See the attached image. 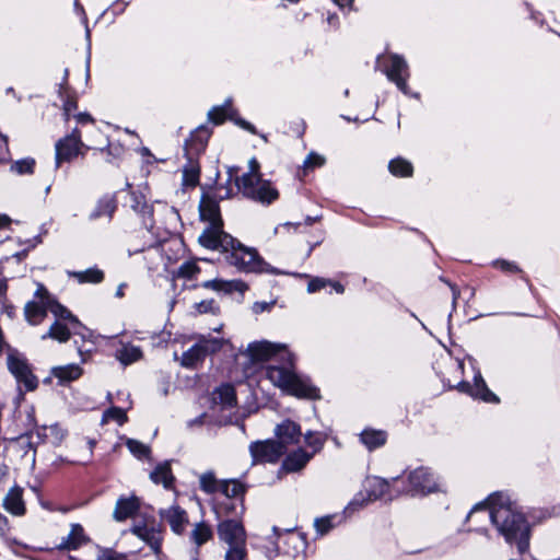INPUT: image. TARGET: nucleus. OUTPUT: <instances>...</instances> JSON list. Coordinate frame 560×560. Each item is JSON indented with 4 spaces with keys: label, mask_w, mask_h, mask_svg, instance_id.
Returning a JSON list of instances; mask_svg holds the SVG:
<instances>
[{
    "label": "nucleus",
    "mask_w": 560,
    "mask_h": 560,
    "mask_svg": "<svg viewBox=\"0 0 560 560\" xmlns=\"http://www.w3.org/2000/svg\"><path fill=\"white\" fill-rule=\"evenodd\" d=\"M284 542L288 545H292L294 550L299 551L303 550L306 546L304 537L296 532L285 530L283 534Z\"/></svg>",
    "instance_id": "a18cd8bd"
},
{
    "label": "nucleus",
    "mask_w": 560,
    "mask_h": 560,
    "mask_svg": "<svg viewBox=\"0 0 560 560\" xmlns=\"http://www.w3.org/2000/svg\"><path fill=\"white\" fill-rule=\"evenodd\" d=\"M74 117H75L78 124H81V125L94 124V119L89 113H79Z\"/></svg>",
    "instance_id": "680f3d73"
},
{
    "label": "nucleus",
    "mask_w": 560,
    "mask_h": 560,
    "mask_svg": "<svg viewBox=\"0 0 560 560\" xmlns=\"http://www.w3.org/2000/svg\"><path fill=\"white\" fill-rule=\"evenodd\" d=\"M213 402L221 405L223 409L233 408L236 405V393L232 385L223 384L213 392Z\"/></svg>",
    "instance_id": "a878e982"
},
{
    "label": "nucleus",
    "mask_w": 560,
    "mask_h": 560,
    "mask_svg": "<svg viewBox=\"0 0 560 560\" xmlns=\"http://www.w3.org/2000/svg\"><path fill=\"white\" fill-rule=\"evenodd\" d=\"M212 537V529L206 523H198L190 533V539L197 546H201Z\"/></svg>",
    "instance_id": "58836bf2"
},
{
    "label": "nucleus",
    "mask_w": 560,
    "mask_h": 560,
    "mask_svg": "<svg viewBox=\"0 0 560 560\" xmlns=\"http://www.w3.org/2000/svg\"><path fill=\"white\" fill-rule=\"evenodd\" d=\"M214 250L225 254V260L244 272H267L282 275L283 272L271 267L256 252V249L244 246L231 235L223 236Z\"/></svg>",
    "instance_id": "20e7f679"
},
{
    "label": "nucleus",
    "mask_w": 560,
    "mask_h": 560,
    "mask_svg": "<svg viewBox=\"0 0 560 560\" xmlns=\"http://www.w3.org/2000/svg\"><path fill=\"white\" fill-rule=\"evenodd\" d=\"M72 334L73 330L70 325L61 323L60 320H55L49 330L42 336V339L45 340L50 338L59 342H66Z\"/></svg>",
    "instance_id": "c756f323"
},
{
    "label": "nucleus",
    "mask_w": 560,
    "mask_h": 560,
    "mask_svg": "<svg viewBox=\"0 0 560 560\" xmlns=\"http://www.w3.org/2000/svg\"><path fill=\"white\" fill-rule=\"evenodd\" d=\"M360 441L369 451H374L386 443L387 433L383 430L365 429L360 434Z\"/></svg>",
    "instance_id": "bb28decb"
},
{
    "label": "nucleus",
    "mask_w": 560,
    "mask_h": 560,
    "mask_svg": "<svg viewBox=\"0 0 560 560\" xmlns=\"http://www.w3.org/2000/svg\"><path fill=\"white\" fill-rule=\"evenodd\" d=\"M246 556V544L229 545L225 560H244Z\"/></svg>",
    "instance_id": "09e8293b"
},
{
    "label": "nucleus",
    "mask_w": 560,
    "mask_h": 560,
    "mask_svg": "<svg viewBox=\"0 0 560 560\" xmlns=\"http://www.w3.org/2000/svg\"><path fill=\"white\" fill-rule=\"evenodd\" d=\"M363 488L368 498L363 499L360 505H363L365 501H375L383 498L393 499L390 494V481L387 479L376 476L368 477L364 480Z\"/></svg>",
    "instance_id": "dca6fc26"
},
{
    "label": "nucleus",
    "mask_w": 560,
    "mask_h": 560,
    "mask_svg": "<svg viewBox=\"0 0 560 560\" xmlns=\"http://www.w3.org/2000/svg\"><path fill=\"white\" fill-rule=\"evenodd\" d=\"M457 388L459 392L466 393L471 397L479 398L486 402H499L498 396L488 388L479 371L474 376V384L460 382Z\"/></svg>",
    "instance_id": "2eb2a0df"
},
{
    "label": "nucleus",
    "mask_w": 560,
    "mask_h": 560,
    "mask_svg": "<svg viewBox=\"0 0 560 560\" xmlns=\"http://www.w3.org/2000/svg\"><path fill=\"white\" fill-rule=\"evenodd\" d=\"M200 271V268L198 267L197 262L194 260H188L183 262L176 275L178 278L191 280L194 279Z\"/></svg>",
    "instance_id": "79ce46f5"
},
{
    "label": "nucleus",
    "mask_w": 560,
    "mask_h": 560,
    "mask_svg": "<svg viewBox=\"0 0 560 560\" xmlns=\"http://www.w3.org/2000/svg\"><path fill=\"white\" fill-rule=\"evenodd\" d=\"M218 306L214 302V300H206L201 301L200 303L196 304V310L200 314L206 313H214L217 311Z\"/></svg>",
    "instance_id": "4d7b16f0"
},
{
    "label": "nucleus",
    "mask_w": 560,
    "mask_h": 560,
    "mask_svg": "<svg viewBox=\"0 0 560 560\" xmlns=\"http://www.w3.org/2000/svg\"><path fill=\"white\" fill-rule=\"evenodd\" d=\"M312 457L313 454H310L303 448H298L285 457L282 463V468L288 472L299 471L306 466Z\"/></svg>",
    "instance_id": "5701e85b"
},
{
    "label": "nucleus",
    "mask_w": 560,
    "mask_h": 560,
    "mask_svg": "<svg viewBox=\"0 0 560 560\" xmlns=\"http://www.w3.org/2000/svg\"><path fill=\"white\" fill-rule=\"evenodd\" d=\"M233 196L231 186L219 187L214 194L203 192L199 203L200 218L209 222V225L199 236V243L208 248L215 249L218 244L228 236L223 228V221L220 213L219 200L228 199Z\"/></svg>",
    "instance_id": "7ed1b4c3"
},
{
    "label": "nucleus",
    "mask_w": 560,
    "mask_h": 560,
    "mask_svg": "<svg viewBox=\"0 0 560 560\" xmlns=\"http://www.w3.org/2000/svg\"><path fill=\"white\" fill-rule=\"evenodd\" d=\"M334 520H335V516H330V515L324 516L320 518H316L314 522V526H315L317 534L323 536V535H326L327 533H329L335 527Z\"/></svg>",
    "instance_id": "de8ad7c7"
},
{
    "label": "nucleus",
    "mask_w": 560,
    "mask_h": 560,
    "mask_svg": "<svg viewBox=\"0 0 560 560\" xmlns=\"http://www.w3.org/2000/svg\"><path fill=\"white\" fill-rule=\"evenodd\" d=\"M77 107H78V103H77L75 98L67 96L63 100L62 108H63V115H65L66 120H69L70 115L72 114V112H74L77 109Z\"/></svg>",
    "instance_id": "13d9d810"
},
{
    "label": "nucleus",
    "mask_w": 560,
    "mask_h": 560,
    "mask_svg": "<svg viewBox=\"0 0 560 560\" xmlns=\"http://www.w3.org/2000/svg\"><path fill=\"white\" fill-rule=\"evenodd\" d=\"M150 479L159 485L162 483L164 488L168 489L172 486L174 477L172 475L171 466L167 462L159 464L150 474Z\"/></svg>",
    "instance_id": "7c9ffc66"
},
{
    "label": "nucleus",
    "mask_w": 560,
    "mask_h": 560,
    "mask_svg": "<svg viewBox=\"0 0 560 560\" xmlns=\"http://www.w3.org/2000/svg\"><path fill=\"white\" fill-rule=\"evenodd\" d=\"M208 118L214 125H220L225 119H230L234 121L238 127L247 130L248 132L253 135L257 133V130L254 125L236 116V110L232 106L231 98L225 100V102L220 106L212 107L208 113Z\"/></svg>",
    "instance_id": "f8f14e48"
},
{
    "label": "nucleus",
    "mask_w": 560,
    "mask_h": 560,
    "mask_svg": "<svg viewBox=\"0 0 560 560\" xmlns=\"http://www.w3.org/2000/svg\"><path fill=\"white\" fill-rule=\"evenodd\" d=\"M116 421L118 424H124L127 421V416L124 409L112 407L103 415V422Z\"/></svg>",
    "instance_id": "49530a36"
},
{
    "label": "nucleus",
    "mask_w": 560,
    "mask_h": 560,
    "mask_svg": "<svg viewBox=\"0 0 560 560\" xmlns=\"http://www.w3.org/2000/svg\"><path fill=\"white\" fill-rule=\"evenodd\" d=\"M247 354L254 362L270 361L266 377L282 392L299 398H319V389L310 378L295 372L294 355L285 345L255 341L248 345Z\"/></svg>",
    "instance_id": "f257e3e1"
},
{
    "label": "nucleus",
    "mask_w": 560,
    "mask_h": 560,
    "mask_svg": "<svg viewBox=\"0 0 560 560\" xmlns=\"http://www.w3.org/2000/svg\"><path fill=\"white\" fill-rule=\"evenodd\" d=\"M226 341L223 338L201 336L198 341L182 354L180 364L195 369L203 362L207 355L219 351Z\"/></svg>",
    "instance_id": "6e6552de"
},
{
    "label": "nucleus",
    "mask_w": 560,
    "mask_h": 560,
    "mask_svg": "<svg viewBox=\"0 0 560 560\" xmlns=\"http://www.w3.org/2000/svg\"><path fill=\"white\" fill-rule=\"evenodd\" d=\"M115 358L120 364L127 366L142 358V350L138 346L120 342V347L115 351Z\"/></svg>",
    "instance_id": "b1692460"
},
{
    "label": "nucleus",
    "mask_w": 560,
    "mask_h": 560,
    "mask_svg": "<svg viewBox=\"0 0 560 560\" xmlns=\"http://www.w3.org/2000/svg\"><path fill=\"white\" fill-rule=\"evenodd\" d=\"M408 486L404 489V492L415 495H425L432 492L443 490V483L439 477L427 467H418L408 474Z\"/></svg>",
    "instance_id": "0eeeda50"
},
{
    "label": "nucleus",
    "mask_w": 560,
    "mask_h": 560,
    "mask_svg": "<svg viewBox=\"0 0 560 560\" xmlns=\"http://www.w3.org/2000/svg\"><path fill=\"white\" fill-rule=\"evenodd\" d=\"M160 516L162 521L170 525L171 529L175 534H182L188 524V516L186 511L178 505H173L161 510Z\"/></svg>",
    "instance_id": "6ab92c4d"
},
{
    "label": "nucleus",
    "mask_w": 560,
    "mask_h": 560,
    "mask_svg": "<svg viewBox=\"0 0 560 560\" xmlns=\"http://www.w3.org/2000/svg\"><path fill=\"white\" fill-rule=\"evenodd\" d=\"M7 363L19 385H23L26 390H34L37 387V377L33 374L26 359L19 352L10 351Z\"/></svg>",
    "instance_id": "1a4fd4ad"
},
{
    "label": "nucleus",
    "mask_w": 560,
    "mask_h": 560,
    "mask_svg": "<svg viewBox=\"0 0 560 560\" xmlns=\"http://www.w3.org/2000/svg\"><path fill=\"white\" fill-rule=\"evenodd\" d=\"M324 163H325V159L322 155L311 152L304 160V167L306 170H311L314 167L322 166V165H324Z\"/></svg>",
    "instance_id": "603ef678"
},
{
    "label": "nucleus",
    "mask_w": 560,
    "mask_h": 560,
    "mask_svg": "<svg viewBox=\"0 0 560 560\" xmlns=\"http://www.w3.org/2000/svg\"><path fill=\"white\" fill-rule=\"evenodd\" d=\"M377 65L388 81L394 83L396 88L406 96L419 100L420 94L412 92L408 85L410 70L406 59L398 54L388 52L377 56Z\"/></svg>",
    "instance_id": "423d86ee"
},
{
    "label": "nucleus",
    "mask_w": 560,
    "mask_h": 560,
    "mask_svg": "<svg viewBox=\"0 0 560 560\" xmlns=\"http://www.w3.org/2000/svg\"><path fill=\"white\" fill-rule=\"evenodd\" d=\"M74 10L78 14L81 15V22L85 26V37L88 40L89 46L91 45V30L88 25V16L85 14L84 8L80 4L78 0H74Z\"/></svg>",
    "instance_id": "5fc2aeb1"
},
{
    "label": "nucleus",
    "mask_w": 560,
    "mask_h": 560,
    "mask_svg": "<svg viewBox=\"0 0 560 560\" xmlns=\"http://www.w3.org/2000/svg\"><path fill=\"white\" fill-rule=\"evenodd\" d=\"M329 284L332 285L334 290L337 293L342 294L345 292V287L340 282H332V281H330Z\"/></svg>",
    "instance_id": "338daca9"
},
{
    "label": "nucleus",
    "mask_w": 560,
    "mask_h": 560,
    "mask_svg": "<svg viewBox=\"0 0 560 560\" xmlns=\"http://www.w3.org/2000/svg\"><path fill=\"white\" fill-rule=\"evenodd\" d=\"M206 289H211L213 291L223 292V293H232L238 292L243 294L247 290V284L242 280H222V279H213L203 282L202 284Z\"/></svg>",
    "instance_id": "4be33fe9"
},
{
    "label": "nucleus",
    "mask_w": 560,
    "mask_h": 560,
    "mask_svg": "<svg viewBox=\"0 0 560 560\" xmlns=\"http://www.w3.org/2000/svg\"><path fill=\"white\" fill-rule=\"evenodd\" d=\"M82 373L83 371L78 364H67L52 369V375L61 383L75 381L82 375Z\"/></svg>",
    "instance_id": "473e14b6"
},
{
    "label": "nucleus",
    "mask_w": 560,
    "mask_h": 560,
    "mask_svg": "<svg viewBox=\"0 0 560 560\" xmlns=\"http://www.w3.org/2000/svg\"><path fill=\"white\" fill-rule=\"evenodd\" d=\"M228 499L242 497L245 492V487L237 480H221L220 491Z\"/></svg>",
    "instance_id": "4c0bfd02"
},
{
    "label": "nucleus",
    "mask_w": 560,
    "mask_h": 560,
    "mask_svg": "<svg viewBox=\"0 0 560 560\" xmlns=\"http://www.w3.org/2000/svg\"><path fill=\"white\" fill-rule=\"evenodd\" d=\"M338 7L340 8H347L350 7L353 2V0H332Z\"/></svg>",
    "instance_id": "774afa93"
},
{
    "label": "nucleus",
    "mask_w": 560,
    "mask_h": 560,
    "mask_svg": "<svg viewBox=\"0 0 560 560\" xmlns=\"http://www.w3.org/2000/svg\"><path fill=\"white\" fill-rule=\"evenodd\" d=\"M235 185L245 198L262 205H270L279 198V192L271 183L261 178L259 163L254 158L249 161V171L236 177Z\"/></svg>",
    "instance_id": "39448f33"
},
{
    "label": "nucleus",
    "mask_w": 560,
    "mask_h": 560,
    "mask_svg": "<svg viewBox=\"0 0 560 560\" xmlns=\"http://www.w3.org/2000/svg\"><path fill=\"white\" fill-rule=\"evenodd\" d=\"M140 539L144 540L154 552H159L161 548V533L154 528L147 526H136L132 529Z\"/></svg>",
    "instance_id": "c85d7f7f"
},
{
    "label": "nucleus",
    "mask_w": 560,
    "mask_h": 560,
    "mask_svg": "<svg viewBox=\"0 0 560 560\" xmlns=\"http://www.w3.org/2000/svg\"><path fill=\"white\" fill-rule=\"evenodd\" d=\"M4 509L15 515L22 516L25 514V504L23 501V489L15 486L12 487L3 499Z\"/></svg>",
    "instance_id": "412c9836"
},
{
    "label": "nucleus",
    "mask_w": 560,
    "mask_h": 560,
    "mask_svg": "<svg viewBox=\"0 0 560 560\" xmlns=\"http://www.w3.org/2000/svg\"><path fill=\"white\" fill-rule=\"evenodd\" d=\"M10 533L9 520L0 512V537L4 538Z\"/></svg>",
    "instance_id": "bf43d9fd"
},
{
    "label": "nucleus",
    "mask_w": 560,
    "mask_h": 560,
    "mask_svg": "<svg viewBox=\"0 0 560 560\" xmlns=\"http://www.w3.org/2000/svg\"><path fill=\"white\" fill-rule=\"evenodd\" d=\"M130 207L139 214L143 217L144 224L147 219L151 221L153 214L152 206L148 205L144 197L137 192L130 194Z\"/></svg>",
    "instance_id": "f704fd0d"
},
{
    "label": "nucleus",
    "mask_w": 560,
    "mask_h": 560,
    "mask_svg": "<svg viewBox=\"0 0 560 560\" xmlns=\"http://www.w3.org/2000/svg\"><path fill=\"white\" fill-rule=\"evenodd\" d=\"M47 312H49L47 301L44 303L31 301L26 303L24 308L26 320L34 326L40 324L44 320V318L47 315Z\"/></svg>",
    "instance_id": "cd10ccee"
},
{
    "label": "nucleus",
    "mask_w": 560,
    "mask_h": 560,
    "mask_svg": "<svg viewBox=\"0 0 560 560\" xmlns=\"http://www.w3.org/2000/svg\"><path fill=\"white\" fill-rule=\"evenodd\" d=\"M304 440L306 445L313 448L311 454L314 455L323 448L326 439L320 432L308 431L305 433Z\"/></svg>",
    "instance_id": "37998d69"
},
{
    "label": "nucleus",
    "mask_w": 560,
    "mask_h": 560,
    "mask_svg": "<svg viewBox=\"0 0 560 560\" xmlns=\"http://www.w3.org/2000/svg\"><path fill=\"white\" fill-rule=\"evenodd\" d=\"M88 541L89 537L85 535L84 528L80 524H72L70 533L62 539L59 547L61 549L73 550Z\"/></svg>",
    "instance_id": "393cba45"
},
{
    "label": "nucleus",
    "mask_w": 560,
    "mask_h": 560,
    "mask_svg": "<svg viewBox=\"0 0 560 560\" xmlns=\"http://www.w3.org/2000/svg\"><path fill=\"white\" fill-rule=\"evenodd\" d=\"M492 265L493 267L506 273H516L522 271L515 262L505 259H497L492 262Z\"/></svg>",
    "instance_id": "8fccbe9b"
},
{
    "label": "nucleus",
    "mask_w": 560,
    "mask_h": 560,
    "mask_svg": "<svg viewBox=\"0 0 560 560\" xmlns=\"http://www.w3.org/2000/svg\"><path fill=\"white\" fill-rule=\"evenodd\" d=\"M218 536L229 545L246 544V532L241 521L224 520L218 524Z\"/></svg>",
    "instance_id": "4468645a"
},
{
    "label": "nucleus",
    "mask_w": 560,
    "mask_h": 560,
    "mask_svg": "<svg viewBox=\"0 0 560 560\" xmlns=\"http://www.w3.org/2000/svg\"><path fill=\"white\" fill-rule=\"evenodd\" d=\"M482 514L495 526L509 544L515 542L521 555L529 548V525L524 514L503 493H493L485 502L476 504L468 518Z\"/></svg>",
    "instance_id": "f03ea898"
},
{
    "label": "nucleus",
    "mask_w": 560,
    "mask_h": 560,
    "mask_svg": "<svg viewBox=\"0 0 560 560\" xmlns=\"http://www.w3.org/2000/svg\"><path fill=\"white\" fill-rule=\"evenodd\" d=\"M272 530H273L275 537L277 539V541H275L273 544L276 546V549L278 551H280L281 547L279 546V541L282 539V534H281L280 529L276 526L272 528Z\"/></svg>",
    "instance_id": "0e129e2a"
},
{
    "label": "nucleus",
    "mask_w": 560,
    "mask_h": 560,
    "mask_svg": "<svg viewBox=\"0 0 560 560\" xmlns=\"http://www.w3.org/2000/svg\"><path fill=\"white\" fill-rule=\"evenodd\" d=\"M277 442L281 443L287 451V446L298 444L302 436L301 427L292 420H283L275 429Z\"/></svg>",
    "instance_id": "a211bd4d"
},
{
    "label": "nucleus",
    "mask_w": 560,
    "mask_h": 560,
    "mask_svg": "<svg viewBox=\"0 0 560 560\" xmlns=\"http://www.w3.org/2000/svg\"><path fill=\"white\" fill-rule=\"evenodd\" d=\"M116 210L114 198L105 196L98 200L94 210L90 213V220H97L102 217L112 218Z\"/></svg>",
    "instance_id": "2f4dec72"
},
{
    "label": "nucleus",
    "mask_w": 560,
    "mask_h": 560,
    "mask_svg": "<svg viewBox=\"0 0 560 560\" xmlns=\"http://www.w3.org/2000/svg\"><path fill=\"white\" fill-rule=\"evenodd\" d=\"M35 295L39 299L38 302H43V303L46 302L48 299H52L43 284L38 285Z\"/></svg>",
    "instance_id": "052dcab7"
},
{
    "label": "nucleus",
    "mask_w": 560,
    "mask_h": 560,
    "mask_svg": "<svg viewBox=\"0 0 560 560\" xmlns=\"http://www.w3.org/2000/svg\"><path fill=\"white\" fill-rule=\"evenodd\" d=\"M44 430L49 431V434L52 438L54 444H59L66 435V431L62 428H60L58 424H52L48 428L45 427Z\"/></svg>",
    "instance_id": "6e6d98bb"
},
{
    "label": "nucleus",
    "mask_w": 560,
    "mask_h": 560,
    "mask_svg": "<svg viewBox=\"0 0 560 560\" xmlns=\"http://www.w3.org/2000/svg\"><path fill=\"white\" fill-rule=\"evenodd\" d=\"M253 464L276 463L285 453L284 446L275 440L256 441L249 445Z\"/></svg>",
    "instance_id": "9b49d317"
},
{
    "label": "nucleus",
    "mask_w": 560,
    "mask_h": 560,
    "mask_svg": "<svg viewBox=\"0 0 560 560\" xmlns=\"http://www.w3.org/2000/svg\"><path fill=\"white\" fill-rule=\"evenodd\" d=\"M388 170L397 177H409L413 173L412 164L402 158L393 159L388 163Z\"/></svg>",
    "instance_id": "e433bc0d"
},
{
    "label": "nucleus",
    "mask_w": 560,
    "mask_h": 560,
    "mask_svg": "<svg viewBox=\"0 0 560 560\" xmlns=\"http://www.w3.org/2000/svg\"><path fill=\"white\" fill-rule=\"evenodd\" d=\"M95 560H129L124 553H119L113 549H101Z\"/></svg>",
    "instance_id": "3c124183"
},
{
    "label": "nucleus",
    "mask_w": 560,
    "mask_h": 560,
    "mask_svg": "<svg viewBox=\"0 0 560 560\" xmlns=\"http://www.w3.org/2000/svg\"><path fill=\"white\" fill-rule=\"evenodd\" d=\"M83 142L81 141V132L79 129L57 141L55 145L56 167H59L63 162H70L81 153Z\"/></svg>",
    "instance_id": "9d476101"
},
{
    "label": "nucleus",
    "mask_w": 560,
    "mask_h": 560,
    "mask_svg": "<svg viewBox=\"0 0 560 560\" xmlns=\"http://www.w3.org/2000/svg\"><path fill=\"white\" fill-rule=\"evenodd\" d=\"M200 489L206 493L220 491L221 480H218L212 471L202 474L199 478Z\"/></svg>",
    "instance_id": "ea45409f"
},
{
    "label": "nucleus",
    "mask_w": 560,
    "mask_h": 560,
    "mask_svg": "<svg viewBox=\"0 0 560 560\" xmlns=\"http://www.w3.org/2000/svg\"><path fill=\"white\" fill-rule=\"evenodd\" d=\"M443 281H444L445 283H447V284L450 285L451 290H452V294H453V306L455 307V305H456V301H457V299H458V296H459V291L457 290V288H456L455 285L451 284L448 281H446V280H443Z\"/></svg>",
    "instance_id": "69168bd1"
},
{
    "label": "nucleus",
    "mask_w": 560,
    "mask_h": 560,
    "mask_svg": "<svg viewBox=\"0 0 560 560\" xmlns=\"http://www.w3.org/2000/svg\"><path fill=\"white\" fill-rule=\"evenodd\" d=\"M139 508L140 501L136 495L120 497L116 502L113 517L118 522L126 521L132 517L138 512Z\"/></svg>",
    "instance_id": "aec40b11"
},
{
    "label": "nucleus",
    "mask_w": 560,
    "mask_h": 560,
    "mask_svg": "<svg viewBox=\"0 0 560 560\" xmlns=\"http://www.w3.org/2000/svg\"><path fill=\"white\" fill-rule=\"evenodd\" d=\"M47 306L49 312L54 314L56 320L68 324L73 330V335H79L83 340L91 336V331L85 328L80 320L63 305L55 301L54 299L47 300Z\"/></svg>",
    "instance_id": "ddd939ff"
},
{
    "label": "nucleus",
    "mask_w": 560,
    "mask_h": 560,
    "mask_svg": "<svg viewBox=\"0 0 560 560\" xmlns=\"http://www.w3.org/2000/svg\"><path fill=\"white\" fill-rule=\"evenodd\" d=\"M34 165L35 161L33 159H22L11 164L10 170L11 172L19 175L32 174L34 171Z\"/></svg>",
    "instance_id": "c03bdc74"
},
{
    "label": "nucleus",
    "mask_w": 560,
    "mask_h": 560,
    "mask_svg": "<svg viewBox=\"0 0 560 560\" xmlns=\"http://www.w3.org/2000/svg\"><path fill=\"white\" fill-rule=\"evenodd\" d=\"M270 306H271V304H269L267 302H256L253 306V310L255 313H261V312L269 310Z\"/></svg>",
    "instance_id": "e2e57ef3"
},
{
    "label": "nucleus",
    "mask_w": 560,
    "mask_h": 560,
    "mask_svg": "<svg viewBox=\"0 0 560 560\" xmlns=\"http://www.w3.org/2000/svg\"><path fill=\"white\" fill-rule=\"evenodd\" d=\"M212 133V130L207 125L197 127L190 137L186 140L185 152L186 155H199L205 151L208 140Z\"/></svg>",
    "instance_id": "f3484780"
},
{
    "label": "nucleus",
    "mask_w": 560,
    "mask_h": 560,
    "mask_svg": "<svg viewBox=\"0 0 560 560\" xmlns=\"http://www.w3.org/2000/svg\"><path fill=\"white\" fill-rule=\"evenodd\" d=\"M126 446L128 447L130 453L138 459L149 458L150 456V447L137 440L127 439Z\"/></svg>",
    "instance_id": "a19ab883"
},
{
    "label": "nucleus",
    "mask_w": 560,
    "mask_h": 560,
    "mask_svg": "<svg viewBox=\"0 0 560 560\" xmlns=\"http://www.w3.org/2000/svg\"><path fill=\"white\" fill-rule=\"evenodd\" d=\"M330 283V280H327L325 278L314 277L310 280L307 284V292L308 293H315L324 289L326 285Z\"/></svg>",
    "instance_id": "864d4df0"
},
{
    "label": "nucleus",
    "mask_w": 560,
    "mask_h": 560,
    "mask_svg": "<svg viewBox=\"0 0 560 560\" xmlns=\"http://www.w3.org/2000/svg\"><path fill=\"white\" fill-rule=\"evenodd\" d=\"M70 277L75 278L80 283H100L104 279V272L97 268H89L84 271L69 272Z\"/></svg>",
    "instance_id": "c9c22d12"
},
{
    "label": "nucleus",
    "mask_w": 560,
    "mask_h": 560,
    "mask_svg": "<svg viewBox=\"0 0 560 560\" xmlns=\"http://www.w3.org/2000/svg\"><path fill=\"white\" fill-rule=\"evenodd\" d=\"M188 163L183 170V185L187 187H195L199 183L200 168L197 162L194 161L195 155H186Z\"/></svg>",
    "instance_id": "72a5a7b5"
}]
</instances>
